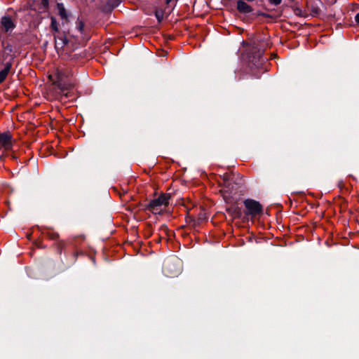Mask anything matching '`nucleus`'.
Returning <instances> with one entry per match:
<instances>
[{"mask_svg":"<svg viewBox=\"0 0 359 359\" xmlns=\"http://www.w3.org/2000/svg\"><path fill=\"white\" fill-rule=\"evenodd\" d=\"M57 9L58 11V14L60 16L62 20H67L68 18L67 12L64 6V4L62 3L57 4Z\"/></svg>","mask_w":359,"mask_h":359,"instance_id":"nucleus-15","label":"nucleus"},{"mask_svg":"<svg viewBox=\"0 0 359 359\" xmlns=\"http://www.w3.org/2000/svg\"><path fill=\"white\" fill-rule=\"evenodd\" d=\"M147 237H149L152 235V226L150 224H147Z\"/></svg>","mask_w":359,"mask_h":359,"instance_id":"nucleus-21","label":"nucleus"},{"mask_svg":"<svg viewBox=\"0 0 359 359\" xmlns=\"http://www.w3.org/2000/svg\"><path fill=\"white\" fill-rule=\"evenodd\" d=\"M243 204L245 208V210L243 211V221L248 220L249 217L253 218L263 213V206L259 201L248 198L243 201Z\"/></svg>","mask_w":359,"mask_h":359,"instance_id":"nucleus-5","label":"nucleus"},{"mask_svg":"<svg viewBox=\"0 0 359 359\" xmlns=\"http://www.w3.org/2000/svg\"><path fill=\"white\" fill-rule=\"evenodd\" d=\"M290 25V27H297L298 25V24H292V23H290V24H288Z\"/></svg>","mask_w":359,"mask_h":359,"instance_id":"nucleus-32","label":"nucleus"},{"mask_svg":"<svg viewBox=\"0 0 359 359\" xmlns=\"http://www.w3.org/2000/svg\"><path fill=\"white\" fill-rule=\"evenodd\" d=\"M268 1L271 5L278 6L281 4L282 0H268Z\"/></svg>","mask_w":359,"mask_h":359,"instance_id":"nucleus-22","label":"nucleus"},{"mask_svg":"<svg viewBox=\"0 0 359 359\" xmlns=\"http://www.w3.org/2000/svg\"><path fill=\"white\" fill-rule=\"evenodd\" d=\"M52 22V23L55 22V21L54 18H52V22Z\"/></svg>","mask_w":359,"mask_h":359,"instance_id":"nucleus-40","label":"nucleus"},{"mask_svg":"<svg viewBox=\"0 0 359 359\" xmlns=\"http://www.w3.org/2000/svg\"><path fill=\"white\" fill-rule=\"evenodd\" d=\"M163 270L167 276H177L181 271L179 260L177 258H170L166 259L164 262Z\"/></svg>","mask_w":359,"mask_h":359,"instance_id":"nucleus-8","label":"nucleus"},{"mask_svg":"<svg viewBox=\"0 0 359 359\" xmlns=\"http://www.w3.org/2000/svg\"><path fill=\"white\" fill-rule=\"evenodd\" d=\"M72 73L67 69H57L55 76H50L49 79L65 97H68L67 91L74 87V83L70 76Z\"/></svg>","mask_w":359,"mask_h":359,"instance_id":"nucleus-3","label":"nucleus"},{"mask_svg":"<svg viewBox=\"0 0 359 359\" xmlns=\"http://www.w3.org/2000/svg\"><path fill=\"white\" fill-rule=\"evenodd\" d=\"M234 29H238V30L243 32V29H241L240 27H236L235 25H229V28L226 29V30L228 32V34H229L231 32H232Z\"/></svg>","mask_w":359,"mask_h":359,"instance_id":"nucleus-20","label":"nucleus"},{"mask_svg":"<svg viewBox=\"0 0 359 359\" xmlns=\"http://www.w3.org/2000/svg\"><path fill=\"white\" fill-rule=\"evenodd\" d=\"M155 15L158 22H161L163 20H166V17H164V12L162 10H156L155 11Z\"/></svg>","mask_w":359,"mask_h":359,"instance_id":"nucleus-17","label":"nucleus"},{"mask_svg":"<svg viewBox=\"0 0 359 359\" xmlns=\"http://www.w3.org/2000/svg\"><path fill=\"white\" fill-rule=\"evenodd\" d=\"M174 39L173 35H169V39L172 40Z\"/></svg>","mask_w":359,"mask_h":359,"instance_id":"nucleus-35","label":"nucleus"},{"mask_svg":"<svg viewBox=\"0 0 359 359\" xmlns=\"http://www.w3.org/2000/svg\"><path fill=\"white\" fill-rule=\"evenodd\" d=\"M237 10L241 13H250L252 11V8L246 2L239 0L237 2Z\"/></svg>","mask_w":359,"mask_h":359,"instance_id":"nucleus-13","label":"nucleus"},{"mask_svg":"<svg viewBox=\"0 0 359 359\" xmlns=\"http://www.w3.org/2000/svg\"><path fill=\"white\" fill-rule=\"evenodd\" d=\"M12 136L7 133L0 134V149L4 148L5 150H9L12 148Z\"/></svg>","mask_w":359,"mask_h":359,"instance_id":"nucleus-10","label":"nucleus"},{"mask_svg":"<svg viewBox=\"0 0 359 359\" xmlns=\"http://www.w3.org/2000/svg\"><path fill=\"white\" fill-rule=\"evenodd\" d=\"M50 29L57 53H59V49L67 50L69 44L73 48H77L78 45L86 43L90 38L86 24H50Z\"/></svg>","mask_w":359,"mask_h":359,"instance_id":"nucleus-1","label":"nucleus"},{"mask_svg":"<svg viewBox=\"0 0 359 359\" xmlns=\"http://www.w3.org/2000/svg\"><path fill=\"white\" fill-rule=\"evenodd\" d=\"M149 31V27L146 26H139L137 25L133 28V32L135 33V35H138L139 34H142Z\"/></svg>","mask_w":359,"mask_h":359,"instance_id":"nucleus-16","label":"nucleus"},{"mask_svg":"<svg viewBox=\"0 0 359 359\" xmlns=\"http://www.w3.org/2000/svg\"><path fill=\"white\" fill-rule=\"evenodd\" d=\"M344 25H346L347 27H357L359 26V24H344Z\"/></svg>","mask_w":359,"mask_h":359,"instance_id":"nucleus-28","label":"nucleus"},{"mask_svg":"<svg viewBox=\"0 0 359 359\" xmlns=\"http://www.w3.org/2000/svg\"><path fill=\"white\" fill-rule=\"evenodd\" d=\"M79 255V252L78 251H76V252H74L72 253V263H75L76 259H77V257L78 255Z\"/></svg>","mask_w":359,"mask_h":359,"instance_id":"nucleus-24","label":"nucleus"},{"mask_svg":"<svg viewBox=\"0 0 359 359\" xmlns=\"http://www.w3.org/2000/svg\"><path fill=\"white\" fill-rule=\"evenodd\" d=\"M341 184H342V182H339V187L340 188H341Z\"/></svg>","mask_w":359,"mask_h":359,"instance_id":"nucleus-38","label":"nucleus"},{"mask_svg":"<svg viewBox=\"0 0 359 359\" xmlns=\"http://www.w3.org/2000/svg\"><path fill=\"white\" fill-rule=\"evenodd\" d=\"M355 22H359V13L355 15Z\"/></svg>","mask_w":359,"mask_h":359,"instance_id":"nucleus-30","label":"nucleus"},{"mask_svg":"<svg viewBox=\"0 0 359 359\" xmlns=\"http://www.w3.org/2000/svg\"><path fill=\"white\" fill-rule=\"evenodd\" d=\"M172 1V0H165V4H166L167 5H169V4H170V3Z\"/></svg>","mask_w":359,"mask_h":359,"instance_id":"nucleus-34","label":"nucleus"},{"mask_svg":"<svg viewBox=\"0 0 359 359\" xmlns=\"http://www.w3.org/2000/svg\"><path fill=\"white\" fill-rule=\"evenodd\" d=\"M1 22H12V19L9 16H4L2 18Z\"/></svg>","mask_w":359,"mask_h":359,"instance_id":"nucleus-23","label":"nucleus"},{"mask_svg":"<svg viewBox=\"0 0 359 359\" xmlns=\"http://www.w3.org/2000/svg\"><path fill=\"white\" fill-rule=\"evenodd\" d=\"M40 8L43 11H48L49 8V0H41Z\"/></svg>","mask_w":359,"mask_h":359,"instance_id":"nucleus-19","label":"nucleus"},{"mask_svg":"<svg viewBox=\"0 0 359 359\" xmlns=\"http://www.w3.org/2000/svg\"><path fill=\"white\" fill-rule=\"evenodd\" d=\"M219 177L222 182H219V184L220 187H225L226 184L230 183L231 181H233V179L235 178L234 175L232 173L225 172L222 175H219Z\"/></svg>","mask_w":359,"mask_h":359,"instance_id":"nucleus-14","label":"nucleus"},{"mask_svg":"<svg viewBox=\"0 0 359 359\" xmlns=\"http://www.w3.org/2000/svg\"><path fill=\"white\" fill-rule=\"evenodd\" d=\"M161 237L160 236L159 238H158V242L161 241Z\"/></svg>","mask_w":359,"mask_h":359,"instance_id":"nucleus-41","label":"nucleus"},{"mask_svg":"<svg viewBox=\"0 0 359 359\" xmlns=\"http://www.w3.org/2000/svg\"><path fill=\"white\" fill-rule=\"evenodd\" d=\"M13 58L12 57L8 62L4 64V69L0 71V84L6 79L9 72H11L13 66Z\"/></svg>","mask_w":359,"mask_h":359,"instance_id":"nucleus-12","label":"nucleus"},{"mask_svg":"<svg viewBox=\"0 0 359 359\" xmlns=\"http://www.w3.org/2000/svg\"><path fill=\"white\" fill-rule=\"evenodd\" d=\"M242 187L243 180L241 178L233 179V181H231L230 183L224 187L223 189L221 190L224 198L226 201L237 194L242 192Z\"/></svg>","mask_w":359,"mask_h":359,"instance_id":"nucleus-7","label":"nucleus"},{"mask_svg":"<svg viewBox=\"0 0 359 359\" xmlns=\"http://www.w3.org/2000/svg\"><path fill=\"white\" fill-rule=\"evenodd\" d=\"M226 211L235 219H242L244 216L243 211L237 204L233 203L226 208Z\"/></svg>","mask_w":359,"mask_h":359,"instance_id":"nucleus-11","label":"nucleus"},{"mask_svg":"<svg viewBox=\"0 0 359 359\" xmlns=\"http://www.w3.org/2000/svg\"><path fill=\"white\" fill-rule=\"evenodd\" d=\"M41 233L46 236L50 240L55 241V243L53 244L57 252L61 255L64 252L65 254L67 253V245L74 246L73 241H65L64 240H60L59 233L54 231L53 229H46L44 231H41Z\"/></svg>","mask_w":359,"mask_h":359,"instance_id":"nucleus-4","label":"nucleus"},{"mask_svg":"<svg viewBox=\"0 0 359 359\" xmlns=\"http://www.w3.org/2000/svg\"><path fill=\"white\" fill-rule=\"evenodd\" d=\"M31 236H32V234H31V233H30V234H29V235H27V238H28V239H30Z\"/></svg>","mask_w":359,"mask_h":359,"instance_id":"nucleus-39","label":"nucleus"},{"mask_svg":"<svg viewBox=\"0 0 359 359\" xmlns=\"http://www.w3.org/2000/svg\"><path fill=\"white\" fill-rule=\"evenodd\" d=\"M160 231H163L165 233H167L168 231V228L166 224H162L160 227Z\"/></svg>","mask_w":359,"mask_h":359,"instance_id":"nucleus-25","label":"nucleus"},{"mask_svg":"<svg viewBox=\"0 0 359 359\" xmlns=\"http://www.w3.org/2000/svg\"><path fill=\"white\" fill-rule=\"evenodd\" d=\"M6 49L8 50L9 52L12 51V46H7Z\"/></svg>","mask_w":359,"mask_h":359,"instance_id":"nucleus-29","label":"nucleus"},{"mask_svg":"<svg viewBox=\"0 0 359 359\" xmlns=\"http://www.w3.org/2000/svg\"><path fill=\"white\" fill-rule=\"evenodd\" d=\"M76 48H73L72 47V45H70L68 46L67 48V49L65 48V50H62V49H59V53H57L58 54L61 53H64L65 54V56L66 57L65 59H67L70 62V65H74V63L79 59L81 57V54L79 53H74V54H72L71 53V51L72 50H75Z\"/></svg>","mask_w":359,"mask_h":359,"instance_id":"nucleus-9","label":"nucleus"},{"mask_svg":"<svg viewBox=\"0 0 359 359\" xmlns=\"http://www.w3.org/2000/svg\"><path fill=\"white\" fill-rule=\"evenodd\" d=\"M171 198L172 196L170 194L161 193L158 198L150 201V202L148 204H146L144 206L143 209L149 210L153 214L161 215V211H158L160 207H167L169 204V201Z\"/></svg>","mask_w":359,"mask_h":359,"instance_id":"nucleus-6","label":"nucleus"},{"mask_svg":"<svg viewBox=\"0 0 359 359\" xmlns=\"http://www.w3.org/2000/svg\"><path fill=\"white\" fill-rule=\"evenodd\" d=\"M249 41L244 53H242L243 60L248 64L251 70L264 69V65L268 59L263 55L269 46V36L265 34L252 33Z\"/></svg>","mask_w":359,"mask_h":359,"instance_id":"nucleus-2","label":"nucleus"},{"mask_svg":"<svg viewBox=\"0 0 359 359\" xmlns=\"http://www.w3.org/2000/svg\"><path fill=\"white\" fill-rule=\"evenodd\" d=\"M2 29L4 32L12 31L15 27V24H2Z\"/></svg>","mask_w":359,"mask_h":359,"instance_id":"nucleus-18","label":"nucleus"},{"mask_svg":"<svg viewBox=\"0 0 359 359\" xmlns=\"http://www.w3.org/2000/svg\"><path fill=\"white\" fill-rule=\"evenodd\" d=\"M161 25V24H157V25H156V28H158H158H160V27H159V25Z\"/></svg>","mask_w":359,"mask_h":359,"instance_id":"nucleus-37","label":"nucleus"},{"mask_svg":"<svg viewBox=\"0 0 359 359\" xmlns=\"http://www.w3.org/2000/svg\"><path fill=\"white\" fill-rule=\"evenodd\" d=\"M195 222V219L194 217H189V222Z\"/></svg>","mask_w":359,"mask_h":359,"instance_id":"nucleus-33","label":"nucleus"},{"mask_svg":"<svg viewBox=\"0 0 359 359\" xmlns=\"http://www.w3.org/2000/svg\"><path fill=\"white\" fill-rule=\"evenodd\" d=\"M35 245L37 248H44L45 246L42 245L41 241H36Z\"/></svg>","mask_w":359,"mask_h":359,"instance_id":"nucleus-27","label":"nucleus"},{"mask_svg":"<svg viewBox=\"0 0 359 359\" xmlns=\"http://www.w3.org/2000/svg\"><path fill=\"white\" fill-rule=\"evenodd\" d=\"M341 25H342V24H336V29H337L339 28H341L342 27Z\"/></svg>","mask_w":359,"mask_h":359,"instance_id":"nucleus-31","label":"nucleus"},{"mask_svg":"<svg viewBox=\"0 0 359 359\" xmlns=\"http://www.w3.org/2000/svg\"><path fill=\"white\" fill-rule=\"evenodd\" d=\"M114 2H111L110 3V5L112 6V7H116L119 5L120 2H121V0H113Z\"/></svg>","mask_w":359,"mask_h":359,"instance_id":"nucleus-26","label":"nucleus"},{"mask_svg":"<svg viewBox=\"0 0 359 359\" xmlns=\"http://www.w3.org/2000/svg\"><path fill=\"white\" fill-rule=\"evenodd\" d=\"M281 28H282V29H286V28L285 27V26H284V25H283V24H281Z\"/></svg>","mask_w":359,"mask_h":359,"instance_id":"nucleus-36","label":"nucleus"},{"mask_svg":"<svg viewBox=\"0 0 359 359\" xmlns=\"http://www.w3.org/2000/svg\"><path fill=\"white\" fill-rule=\"evenodd\" d=\"M91 1H94L95 0H90Z\"/></svg>","mask_w":359,"mask_h":359,"instance_id":"nucleus-42","label":"nucleus"}]
</instances>
